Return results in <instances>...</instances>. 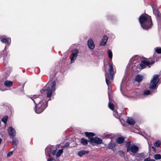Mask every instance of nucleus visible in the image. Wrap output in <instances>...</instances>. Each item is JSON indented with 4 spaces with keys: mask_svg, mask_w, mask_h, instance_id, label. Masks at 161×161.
<instances>
[{
    "mask_svg": "<svg viewBox=\"0 0 161 161\" xmlns=\"http://www.w3.org/2000/svg\"><path fill=\"white\" fill-rule=\"evenodd\" d=\"M8 119V116H5L2 118V120L5 124L7 122Z\"/></svg>",
    "mask_w": 161,
    "mask_h": 161,
    "instance_id": "obj_28",
    "label": "nucleus"
},
{
    "mask_svg": "<svg viewBox=\"0 0 161 161\" xmlns=\"http://www.w3.org/2000/svg\"><path fill=\"white\" fill-rule=\"evenodd\" d=\"M161 144V142L160 141L158 140L157 142H155L154 143V145L155 147H159Z\"/></svg>",
    "mask_w": 161,
    "mask_h": 161,
    "instance_id": "obj_26",
    "label": "nucleus"
},
{
    "mask_svg": "<svg viewBox=\"0 0 161 161\" xmlns=\"http://www.w3.org/2000/svg\"><path fill=\"white\" fill-rule=\"evenodd\" d=\"M155 52L158 53H161V48L160 47H157L155 48Z\"/></svg>",
    "mask_w": 161,
    "mask_h": 161,
    "instance_id": "obj_27",
    "label": "nucleus"
},
{
    "mask_svg": "<svg viewBox=\"0 0 161 161\" xmlns=\"http://www.w3.org/2000/svg\"><path fill=\"white\" fill-rule=\"evenodd\" d=\"M110 136V135L108 134H105L104 135V137L105 138H109V137Z\"/></svg>",
    "mask_w": 161,
    "mask_h": 161,
    "instance_id": "obj_38",
    "label": "nucleus"
},
{
    "mask_svg": "<svg viewBox=\"0 0 161 161\" xmlns=\"http://www.w3.org/2000/svg\"><path fill=\"white\" fill-rule=\"evenodd\" d=\"M133 97L134 98V97H135V96H133Z\"/></svg>",
    "mask_w": 161,
    "mask_h": 161,
    "instance_id": "obj_43",
    "label": "nucleus"
},
{
    "mask_svg": "<svg viewBox=\"0 0 161 161\" xmlns=\"http://www.w3.org/2000/svg\"><path fill=\"white\" fill-rule=\"evenodd\" d=\"M161 72V71H160Z\"/></svg>",
    "mask_w": 161,
    "mask_h": 161,
    "instance_id": "obj_45",
    "label": "nucleus"
},
{
    "mask_svg": "<svg viewBox=\"0 0 161 161\" xmlns=\"http://www.w3.org/2000/svg\"><path fill=\"white\" fill-rule=\"evenodd\" d=\"M53 160V159L52 158H49L47 159V161H52Z\"/></svg>",
    "mask_w": 161,
    "mask_h": 161,
    "instance_id": "obj_39",
    "label": "nucleus"
},
{
    "mask_svg": "<svg viewBox=\"0 0 161 161\" xmlns=\"http://www.w3.org/2000/svg\"><path fill=\"white\" fill-rule=\"evenodd\" d=\"M4 84L5 86L8 87H10L12 86L13 83L12 81L9 80H7L4 82Z\"/></svg>",
    "mask_w": 161,
    "mask_h": 161,
    "instance_id": "obj_16",
    "label": "nucleus"
},
{
    "mask_svg": "<svg viewBox=\"0 0 161 161\" xmlns=\"http://www.w3.org/2000/svg\"><path fill=\"white\" fill-rule=\"evenodd\" d=\"M152 8L153 9V13H157L158 14L159 12L156 6L154 5H153L152 6Z\"/></svg>",
    "mask_w": 161,
    "mask_h": 161,
    "instance_id": "obj_19",
    "label": "nucleus"
},
{
    "mask_svg": "<svg viewBox=\"0 0 161 161\" xmlns=\"http://www.w3.org/2000/svg\"><path fill=\"white\" fill-rule=\"evenodd\" d=\"M109 68L108 69V73L105 74V80L107 85L109 86V84L111 83L110 80H112L114 75L113 67L112 65L109 63H108Z\"/></svg>",
    "mask_w": 161,
    "mask_h": 161,
    "instance_id": "obj_4",
    "label": "nucleus"
},
{
    "mask_svg": "<svg viewBox=\"0 0 161 161\" xmlns=\"http://www.w3.org/2000/svg\"><path fill=\"white\" fill-rule=\"evenodd\" d=\"M119 154L121 156H124L125 155L124 153L122 151H119Z\"/></svg>",
    "mask_w": 161,
    "mask_h": 161,
    "instance_id": "obj_34",
    "label": "nucleus"
},
{
    "mask_svg": "<svg viewBox=\"0 0 161 161\" xmlns=\"http://www.w3.org/2000/svg\"><path fill=\"white\" fill-rule=\"evenodd\" d=\"M114 114L115 115H116V114H117V113H116V112H114ZM115 116H116V115H115Z\"/></svg>",
    "mask_w": 161,
    "mask_h": 161,
    "instance_id": "obj_42",
    "label": "nucleus"
},
{
    "mask_svg": "<svg viewBox=\"0 0 161 161\" xmlns=\"http://www.w3.org/2000/svg\"><path fill=\"white\" fill-rule=\"evenodd\" d=\"M8 132L11 137H13L16 135V132L15 130L11 127L9 128Z\"/></svg>",
    "mask_w": 161,
    "mask_h": 161,
    "instance_id": "obj_9",
    "label": "nucleus"
},
{
    "mask_svg": "<svg viewBox=\"0 0 161 161\" xmlns=\"http://www.w3.org/2000/svg\"><path fill=\"white\" fill-rule=\"evenodd\" d=\"M108 38V37L105 35L104 36L103 38L100 43L101 46H104L106 45L107 42Z\"/></svg>",
    "mask_w": 161,
    "mask_h": 161,
    "instance_id": "obj_12",
    "label": "nucleus"
},
{
    "mask_svg": "<svg viewBox=\"0 0 161 161\" xmlns=\"http://www.w3.org/2000/svg\"><path fill=\"white\" fill-rule=\"evenodd\" d=\"M108 107L112 110H114V106L113 104L111 103V102H109L108 104Z\"/></svg>",
    "mask_w": 161,
    "mask_h": 161,
    "instance_id": "obj_23",
    "label": "nucleus"
},
{
    "mask_svg": "<svg viewBox=\"0 0 161 161\" xmlns=\"http://www.w3.org/2000/svg\"><path fill=\"white\" fill-rule=\"evenodd\" d=\"M143 79V76L142 75H137L135 78V80L138 82H141Z\"/></svg>",
    "mask_w": 161,
    "mask_h": 161,
    "instance_id": "obj_13",
    "label": "nucleus"
},
{
    "mask_svg": "<svg viewBox=\"0 0 161 161\" xmlns=\"http://www.w3.org/2000/svg\"><path fill=\"white\" fill-rule=\"evenodd\" d=\"M158 75H153V80L151 81L149 88L153 90L157 87V85L159 81Z\"/></svg>",
    "mask_w": 161,
    "mask_h": 161,
    "instance_id": "obj_5",
    "label": "nucleus"
},
{
    "mask_svg": "<svg viewBox=\"0 0 161 161\" xmlns=\"http://www.w3.org/2000/svg\"><path fill=\"white\" fill-rule=\"evenodd\" d=\"M85 134L88 136L91 144L92 145H95L96 144H100L102 143V140L98 137H93L94 136V133L92 132H86Z\"/></svg>",
    "mask_w": 161,
    "mask_h": 161,
    "instance_id": "obj_3",
    "label": "nucleus"
},
{
    "mask_svg": "<svg viewBox=\"0 0 161 161\" xmlns=\"http://www.w3.org/2000/svg\"><path fill=\"white\" fill-rule=\"evenodd\" d=\"M87 44L88 48L92 50L95 47L94 42L91 38L88 39L87 42Z\"/></svg>",
    "mask_w": 161,
    "mask_h": 161,
    "instance_id": "obj_8",
    "label": "nucleus"
},
{
    "mask_svg": "<svg viewBox=\"0 0 161 161\" xmlns=\"http://www.w3.org/2000/svg\"><path fill=\"white\" fill-rule=\"evenodd\" d=\"M1 41L3 43H6L8 45L11 42V39L9 38L3 37L1 40Z\"/></svg>",
    "mask_w": 161,
    "mask_h": 161,
    "instance_id": "obj_11",
    "label": "nucleus"
},
{
    "mask_svg": "<svg viewBox=\"0 0 161 161\" xmlns=\"http://www.w3.org/2000/svg\"><path fill=\"white\" fill-rule=\"evenodd\" d=\"M150 64V63L149 62L147 61H143L141 62L139 66L142 69L145 68L147 66L149 65Z\"/></svg>",
    "mask_w": 161,
    "mask_h": 161,
    "instance_id": "obj_10",
    "label": "nucleus"
},
{
    "mask_svg": "<svg viewBox=\"0 0 161 161\" xmlns=\"http://www.w3.org/2000/svg\"><path fill=\"white\" fill-rule=\"evenodd\" d=\"M150 94V91L148 90H146L145 91L143 92V95H149Z\"/></svg>",
    "mask_w": 161,
    "mask_h": 161,
    "instance_id": "obj_30",
    "label": "nucleus"
},
{
    "mask_svg": "<svg viewBox=\"0 0 161 161\" xmlns=\"http://www.w3.org/2000/svg\"><path fill=\"white\" fill-rule=\"evenodd\" d=\"M139 150L138 147L136 145L131 146L130 148L127 149V152H129L130 154L132 156H134L135 154L138 152Z\"/></svg>",
    "mask_w": 161,
    "mask_h": 161,
    "instance_id": "obj_6",
    "label": "nucleus"
},
{
    "mask_svg": "<svg viewBox=\"0 0 161 161\" xmlns=\"http://www.w3.org/2000/svg\"><path fill=\"white\" fill-rule=\"evenodd\" d=\"M63 149L62 148L61 149L58 150L56 154V156L57 157H59L63 153Z\"/></svg>",
    "mask_w": 161,
    "mask_h": 161,
    "instance_id": "obj_21",
    "label": "nucleus"
},
{
    "mask_svg": "<svg viewBox=\"0 0 161 161\" xmlns=\"http://www.w3.org/2000/svg\"><path fill=\"white\" fill-rule=\"evenodd\" d=\"M88 151H85L84 150H81L79 152L78 154L80 157L82 156L83 155L86 153H88Z\"/></svg>",
    "mask_w": 161,
    "mask_h": 161,
    "instance_id": "obj_17",
    "label": "nucleus"
},
{
    "mask_svg": "<svg viewBox=\"0 0 161 161\" xmlns=\"http://www.w3.org/2000/svg\"><path fill=\"white\" fill-rule=\"evenodd\" d=\"M13 152H10L7 155V157H9L12 154Z\"/></svg>",
    "mask_w": 161,
    "mask_h": 161,
    "instance_id": "obj_37",
    "label": "nucleus"
},
{
    "mask_svg": "<svg viewBox=\"0 0 161 161\" xmlns=\"http://www.w3.org/2000/svg\"><path fill=\"white\" fill-rule=\"evenodd\" d=\"M56 81H53L51 85L43 88L41 91V93L42 94H46L47 97L45 95L38 96L36 95H31L29 96V98H31L36 104V106L34 109L37 114L42 113L47 106V102L51 99L53 93L52 92L55 90Z\"/></svg>",
    "mask_w": 161,
    "mask_h": 161,
    "instance_id": "obj_1",
    "label": "nucleus"
},
{
    "mask_svg": "<svg viewBox=\"0 0 161 161\" xmlns=\"http://www.w3.org/2000/svg\"><path fill=\"white\" fill-rule=\"evenodd\" d=\"M154 157L156 160H159L161 159V155L159 154H155Z\"/></svg>",
    "mask_w": 161,
    "mask_h": 161,
    "instance_id": "obj_25",
    "label": "nucleus"
},
{
    "mask_svg": "<svg viewBox=\"0 0 161 161\" xmlns=\"http://www.w3.org/2000/svg\"><path fill=\"white\" fill-rule=\"evenodd\" d=\"M144 161H155L153 159H151L149 158H147L144 159Z\"/></svg>",
    "mask_w": 161,
    "mask_h": 161,
    "instance_id": "obj_35",
    "label": "nucleus"
},
{
    "mask_svg": "<svg viewBox=\"0 0 161 161\" xmlns=\"http://www.w3.org/2000/svg\"><path fill=\"white\" fill-rule=\"evenodd\" d=\"M130 142H127L125 144V147L127 148V149L130 147L131 146H130Z\"/></svg>",
    "mask_w": 161,
    "mask_h": 161,
    "instance_id": "obj_31",
    "label": "nucleus"
},
{
    "mask_svg": "<svg viewBox=\"0 0 161 161\" xmlns=\"http://www.w3.org/2000/svg\"><path fill=\"white\" fill-rule=\"evenodd\" d=\"M79 53V51L77 49H74L72 51L71 56H70L71 63L74 62L75 60L76 59Z\"/></svg>",
    "mask_w": 161,
    "mask_h": 161,
    "instance_id": "obj_7",
    "label": "nucleus"
},
{
    "mask_svg": "<svg viewBox=\"0 0 161 161\" xmlns=\"http://www.w3.org/2000/svg\"><path fill=\"white\" fill-rule=\"evenodd\" d=\"M127 122L130 125H134L135 124V121L131 118H128L127 120Z\"/></svg>",
    "mask_w": 161,
    "mask_h": 161,
    "instance_id": "obj_15",
    "label": "nucleus"
},
{
    "mask_svg": "<svg viewBox=\"0 0 161 161\" xmlns=\"http://www.w3.org/2000/svg\"><path fill=\"white\" fill-rule=\"evenodd\" d=\"M124 140V138L123 137H119L117 138V141L119 144L123 143Z\"/></svg>",
    "mask_w": 161,
    "mask_h": 161,
    "instance_id": "obj_18",
    "label": "nucleus"
},
{
    "mask_svg": "<svg viewBox=\"0 0 161 161\" xmlns=\"http://www.w3.org/2000/svg\"><path fill=\"white\" fill-rule=\"evenodd\" d=\"M108 56L109 58L111 59H112L113 57V54L111 50H108Z\"/></svg>",
    "mask_w": 161,
    "mask_h": 161,
    "instance_id": "obj_24",
    "label": "nucleus"
},
{
    "mask_svg": "<svg viewBox=\"0 0 161 161\" xmlns=\"http://www.w3.org/2000/svg\"><path fill=\"white\" fill-rule=\"evenodd\" d=\"M2 139L0 138V144L1 143V142H2Z\"/></svg>",
    "mask_w": 161,
    "mask_h": 161,
    "instance_id": "obj_41",
    "label": "nucleus"
},
{
    "mask_svg": "<svg viewBox=\"0 0 161 161\" xmlns=\"http://www.w3.org/2000/svg\"><path fill=\"white\" fill-rule=\"evenodd\" d=\"M108 97H109V100H110V95L109 94V93L108 92Z\"/></svg>",
    "mask_w": 161,
    "mask_h": 161,
    "instance_id": "obj_40",
    "label": "nucleus"
},
{
    "mask_svg": "<svg viewBox=\"0 0 161 161\" xmlns=\"http://www.w3.org/2000/svg\"><path fill=\"white\" fill-rule=\"evenodd\" d=\"M81 141V143L83 145H86L87 144L88 141L86 139H85L84 138H82Z\"/></svg>",
    "mask_w": 161,
    "mask_h": 161,
    "instance_id": "obj_20",
    "label": "nucleus"
},
{
    "mask_svg": "<svg viewBox=\"0 0 161 161\" xmlns=\"http://www.w3.org/2000/svg\"><path fill=\"white\" fill-rule=\"evenodd\" d=\"M52 154L53 155H56V150H53L52 152Z\"/></svg>",
    "mask_w": 161,
    "mask_h": 161,
    "instance_id": "obj_36",
    "label": "nucleus"
},
{
    "mask_svg": "<svg viewBox=\"0 0 161 161\" xmlns=\"http://www.w3.org/2000/svg\"><path fill=\"white\" fill-rule=\"evenodd\" d=\"M108 147L110 149H113L115 147V144L113 143H110L108 144Z\"/></svg>",
    "mask_w": 161,
    "mask_h": 161,
    "instance_id": "obj_29",
    "label": "nucleus"
},
{
    "mask_svg": "<svg viewBox=\"0 0 161 161\" xmlns=\"http://www.w3.org/2000/svg\"><path fill=\"white\" fill-rule=\"evenodd\" d=\"M139 21L142 27L144 29H148L152 25L151 18L148 15L142 14L139 18Z\"/></svg>",
    "mask_w": 161,
    "mask_h": 161,
    "instance_id": "obj_2",
    "label": "nucleus"
},
{
    "mask_svg": "<svg viewBox=\"0 0 161 161\" xmlns=\"http://www.w3.org/2000/svg\"><path fill=\"white\" fill-rule=\"evenodd\" d=\"M69 143L68 142H66V143H65L64 146L63 147H62V148L64 149V148H65L68 147V146H69Z\"/></svg>",
    "mask_w": 161,
    "mask_h": 161,
    "instance_id": "obj_33",
    "label": "nucleus"
},
{
    "mask_svg": "<svg viewBox=\"0 0 161 161\" xmlns=\"http://www.w3.org/2000/svg\"><path fill=\"white\" fill-rule=\"evenodd\" d=\"M143 156V154H140L135 157L136 159L138 161L142 160L144 158Z\"/></svg>",
    "mask_w": 161,
    "mask_h": 161,
    "instance_id": "obj_14",
    "label": "nucleus"
},
{
    "mask_svg": "<svg viewBox=\"0 0 161 161\" xmlns=\"http://www.w3.org/2000/svg\"><path fill=\"white\" fill-rule=\"evenodd\" d=\"M51 149L48 148V147L47 148L45 149L46 153L47 155V158L50 156L49 152H50Z\"/></svg>",
    "mask_w": 161,
    "mask_h": 161,
    "instance_id": "obj_22",
    "label": "nucleus"
},
{
    "mask_svg": "<svg viewBox=\"0 0 161 161\" xmlns=\"http://www.w3.org/2000/svg\"><path fill=\"white\" fill-rule=\"evenodd\" d=\"M18 140L15 138H13V143L14 145H16L18 143Z\"/></svg>",
    "mask_w": 161,
    "mask_h": 161,
    "instance_id": "obj_32",
    "label": "nucleus"
},
{
    "mask_svg": "<svg viewBox=\"0 0 161 161\" xmlns=\"http://www.w3.org/2000/svg\"><path fill=\"white\" fill-rule=\"evenodd\" d=\"M6 47H5V49Z\"/></svg>",
    "mask_w": 161,
    "mask_h": 161,
    "instance_id": "obj_44",
    "label": "nucleus"
}]
</instances>
